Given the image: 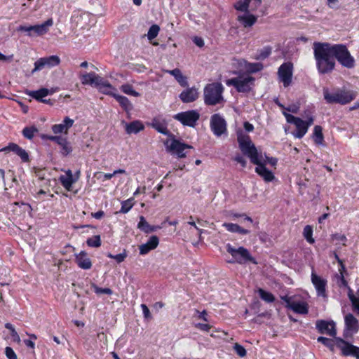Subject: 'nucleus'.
<instances>
[{"instance_id": "43", "label": "nucleus", "mask_w": 359, "mask_h": 359, "mask_svg": "<svg viewBox=\"0 0 359 359\" xmlns=\"http://www.w3.org/2000/svg\"><path fill=\"white\" fill-rule=\"evenodd\" d=\"M250 1V0H239L235 4L234 7L237 11L248 13Z\"/></svg>"}, {"instance_id": "55", "label": "nucleus", "mask_w": 359, "mask_h": 359, "mask_svg": "<svg viewBox=\"0 0 359 359\" xmlns=\"http://www.w3.org/2000/svg\"><path fill=\"white\" fill-rule=\"evenodd\" d=\"M5 354L8 359H18L17 355L14 352L13 349L9 346L5 348Z\"/></svg>"}, {"instance_id": "12", "label": "nucleus", "mask_w": 359, "mask_h": 359, "mask_svg": "<svg viewBox=\"0 0 359 359\" xmlns=\"http://www.w3.org/2000/svg\"><path fill=\"white\" fill-rule=\"evenodd\" d=\"M344 325L343 336L346 339L351 337L359 330V322L352 313H348L345 316Z\"/></svg>"}, {"instance_id": "50", "label": "nucleus", "mask_w": 359, "mask_h": 359, "mask_svg": "<svg viewBox=\"0 0 359 359\" xmlns=\"http://www.w3.org/2000/svg\"><path fill=\"white\" fill-rule=\"evenodd\" d=\"M92 287L93 288L94 292L97 294H106L110 295L113 293L112 290L110 288H102L98 287L95 284H93Z\"/></svg>"}, {"instance_id": "62", "label": "nucleus", "mask_w": 359, "mask_h": 359, "mask_svg": "<svg viewBox=\"0 0 359 359\" xmlns=\"http://www.w3.org/2000/svg\"><path fill=\"white\" fill-rule=\"evenodd\" d=\"M196 327L201 330L208 332L210 329V325L208 324L198 323L196 325Z\"/></svg>"}, {"instance_id": "53", "label": "nucleus", "mask_w": 359, "mask_h": 359, "mask_svg": "<svg viewBox=\"0 0 359 359\" xmlns=\"http://www.w3.org/2000/svg\"><path fill=\"white\" fill-rule=\"evenodd\" d=\"M234 350L236 353V354L238 355H239L240 357H244L246 355V350L245 349V348L238 344H236L234 345Z\"/></svg>"}, {"instance_id": "37", "label": "nucleus", "mask_w": 359, "mask_h": 359, "mask_svg": "<svg viewBox=\"0 0 359 359\" xmlns=\"http://www.w3.org/2000/svg\"><path fill=\"white\" fill-rule=\"evenodd\" d=\"M59 180L63 187L67 190L70 191L73 184L78 180V177H69L62 175L60 177Z\"/></svg>"}, {"instance_id": "44", "label": "nucleus", "mask_w": 359, "mask_h": 359, "mask_svg": "<svg viewBox=\"0 0 359 359\" xmlns=\"http://www.w3.org/2000/svg\"><path fill=\"white\" fill-rule=\"evenodd\" d=\"M133 198H130L128 200L123 201L121 202V208L119 210L120 213H127L128 212L133 206Z\"/></svg>"}, {"instance_id": "21", "label": "nucleus", "mask_w": 359, "mask_h": 359, "mask_svg": "<svg viewBox=\"0 0 359 359\" xmlns=\"http://www.w3.org/2000/svg\"><path fill=\"white\" fill-rule=\"evenodd\" d=\"M0 151H12L18 155L22 162L27 163L29 161V154L15 143H9L6 147L2 148Z\"/></svg>"}, {"instance_id": "27", "label": "nucleus", "mask_w": 359, "mask_h": 359, "mask_svg": "<svg viewBox=\"0 0 359 359\" xmlns=\"http://www.w3.org/2000/svg\"><path fill=\"white\" fill-rule=\"evenodd\" d=\"M75 261L79 268L85 270L90 269L92 267V262L87 253L85 251H81L75 255Z\"/></svg>"}, {"instance_id": "25", "label": "nucleus", "mask_w": 359, "mask_h": 359, "mask_svg": "<svg viewBox=\"0 0 359 359\" xmlns=\"http://www.w3.org/2000/svg\"><path fill=\"white\" fill-rule=\"evenodd\" d=\"M179 97L184 103L194 102L198 97V89L194 87L187 88L180 94Z\"/></svg>"}, {"instance_id": "13", "label": "nucleus", "mask_w": 359, "mask_h": 359, "mask_svg": "<svg viewBox=\"0 0 359 359\" xmlns=\"http://www.w3.org/2000/svg\"><path fill=\"white\" fill-rule=\"evenodd\" d=\"M293 74V65L290 62L283 63L278 68L279 79L283 82L284 87H288L292 83Z\"/></svg>"}, {"instance_id": "58", "label": "nucleus", "mask_w": 359, "mask_h": 359, "mask_svg": "<svg viewBox=\"0 0 359 359\" xmlns=\"http://www.w3.org/2000/svg\"><path fill=\"white\" fill-rule=\"evenodd\" d=\"M234 161H236L237 163H240L243 168H245L247 164L246 160L240 154H237L234 157Z\"/></svg>"}, {"instance_id": "33", "label": "nucleus", "mask_w": 359, "mask_h": 359, "mask_svg": "<svg viewBox=\"0 0 359 359\" xmlns=\"http://www.w3.org/2000/svg\"><path fill=\"white\" fill-rule=\"evenodd\" d=\"M290 309L298 314L305 315L309 313V306L304 302L294 301Z\"/></svg>"}, {"instance_id": "30", "label": "nucleus", "mask_w": 359, "mask_h": 359, "mask_svg": "<svg viewBox=\"0 0 359 359\" xmlns=\"http://www.w3.org/2000/svg\"><path fill=\"white\" fill-rule=\"evenodd\" d=\"M165 72L174 76L175 80L182 87L188 86L187 77L182 74L180 69L175 68L172 70H165Z\"/></svg>"}, {"instance_id": "7", "label": "nucleus", "mask_w": 359, "mask_h": 359, "mask_svg": "<svg viewBox=\"0 0 359 359\" xmlns=\"http://www.w3.org/2000/svg\"><path fill=\"white\" fill-rule=\"evenodd\" d=\"M53 25V20L48 18L44 22L40 25H20L17 30L18 32H24L27 33V35L33 37L36 36H43L48 33L49 27Z\"/></svg>"}, {"instance_id": "20", "label": "nucleus", "mask_w": 359, "mask_h": 359, "mask_svg": "<svg viewBox=\"0 0 359 359\" xmlns=\"http://www.w3.org/2000/svg\"><path fill=\"white\" fill-rule=\"evenodd\" d=\"M168 121L162 116L154 117L149 126L157 132L168 137H173V135L168 129Z\"/></svg>"}, {"instance_id": "40", "label": "nucleus", "mask_w": 359, "mask_h": 359, "mask_svg": "<svg viewBox=\"0 0 359 359\" xmlns=\"http://www.w3.org/2000/svg\"><path fill=\"white\" fill-rule=\"evenodd\" d=\"M86 244L88 247L99 248L101 246V238L100 235H95L88 238L86 241Z\"/></svg>"}, {"instance_id": "47", "label": "nucleus", "mask_w": 359, "mask_h": 359, "mask_svg": "<svg viewBox=\"0 0 359 359\" xmlns=\"http://www.w3.org/2000/svg\"><path fill=\"white\" fill-rule=\"evenodd\" d=\"M318 342H320L325 345V346L330 348L331 350L333 349L334 345L335 344V341H334L332 339L325 337H319L317 339Z\"/></svg>"}, {"instance_id": "28", "label": "nucleus", "mask_w": 359, "mask_h": 359, "mask_svg": "<svg viewBox=\"0 0 359 359\" xmlns=\"http://www.w3.org/2000/svg\"><path fill=\"white\" fill-rule=\"evenodd\" d=\"M74 121L68 116H66L62 123L60 124H55L52 126V130L55 134L62 133H67L68 130L72 127Z\"/></svg>"}, {"instance_id": "42", "label": "nucleus", "mask_w": 359, "mask_h": 359, "mask_svg": "<svg viewBox=\"0 0 359 359\" xmlns=\"http://www.w3.org/2000/svg\"><path fill=\"white\" fill-rule=\"evenodd\" d=\"M303 235L305 239L310 244H313L315 242L314 238H313V227L310 225H306L304 228Z\"/></svg>"}, {"instance_id": "8", "label": "nucleus", "mask_w": 359, "mask_h": 359, "mask_svg": "<svg viewBox=\"0 0 359 359\" xmlns=\"http://www.w3.org/2000/svg\"><path fill=\"white\" fill-rule=\"evenodd\" d=\"M255 79L250 76H238L226 81L228 86H233L238 93H248L254 86Z\"/></svg>"}, {"instance_id": "10", "label": "nucleus", "mask_w": 359, "mask_h": 359, "mask_svg": "<svg viewBox=\"0 0 359 359\" xmlns=\"http://www.w3.org/2000/svg\"><path fill=\"white\" fill-rule=\"evenodd\" d=\"M210 127L213 134L217 137H221L227 133L226 121L219 114H215L211 116Z\"/></svg>"}, {"instance_id": "59", "label": "nucleus", "mask_w": 359, "mask_h": 359, "mask_svg": "<svg viewBox=\"0 0 359 359\" xmlns=\"http://www.w3.org/2000/svg\"><path fill=\"white\" fill-rule=\"evenodd\" d=\"M278 160L276 158L274 157H268L266 156V160L263 163H269L272 166H276L277 164Z\"/></svg>"}, {"instance_id": "38", "label": "nucleus", "mask_w": 359, "mask_h": 359, "mask_svg": "<svg viewBox=\"0 0 359 359\" xmlns=\"http://www.w3.org/2000/svg\"><path fill=\"white\" fill-rule=\"evenodd\" d=\"M39 132L36 126L25 127L22 131V135L27 140H32Z\"/></svg>"}, {"instance_id": "1", "label": "nucleus", "mask_w": 359, "mask_h": 359, "mask_svg": "<svg viewBox=\"0 0 359 359\" xmlns=\"http://www.w3.org/2000/svg\"><path fill=\"white\" fill-rule=\"evenodd\" d=\"M313 55L316 67L320 74L331 72L335 67V60L330 50V43L327 42L313 43Z\"/></svg>"}, {"instance_id": "3", "label": "nucleus", "mask_w": 359, "mask_h": 359, "mask_svg": "<svg viewBox=\"0 0 359 359\" xmlns=\"http://www.w3.org/2000/svg\"><path fill=\"white\" fill-rule=\"evenodd\" d=\"M324 100L327 104H346L355 98V93L351 90L336 88L330 90L327 88H323Z\"/></svg>"}, {"instance_id": "31", "label": "nucleus", "mask_w": 359, "mask_h": 359, "mask_svg": "<svg viewBox=\"0 0 359 359\" xmlns=\"http://www.w3.org/2000/svg\"><path fill=\"white\" fill-rule=\"evenodd\" d=\"M238 22H240L244 27H250L257 22V18L252 15L250 14L249 12L245 13V14L242 15H238L237 18Z\"/></svg>"}, {"instance_id": "35", "label": "nucleus", "mask_w": 359, "mask_h": 359, "mask_svg": "<svg viewBox=\"0 0 359 359\" xmlns=\"http://www.w3.org/2000/svg\"><path fill=\"white\" fill-rule=\"evenodd\" d=\"M113 97L126 111L129 112L133 109V106L128 97L116 93L113 94Z\"/></svg>"}, {"instance_id": "45", "label": "nucleus", "mask_w": 359, "mask_h": 359, "mask_svg": "<svg viewBox=\"0 0 359 359\" xmlns=\"http://www.w3.org/2000/svg\"><path fill=\"white\" fill-rule=\"evenodd\" d=\"M60 146L61 147L60 153L64 156L69 155L72 151V148L67 138L64 139V142Z\"/></svg>"}, {"instance_id": "51", "label": "nucleus", "mask_w": 359, "mask_h": 359, "mask_svg": "<svg viewBox=\"0 0 359 359\" xmlns=\"http://www.w3.org/2000/svg\"><path fill=\"white\" fill-rule=\"evenodd\" d=\"M271 53V48L270 47H265L264 49H262L258 56L257 57V59L258 60H264L267 58L270 54Z\"/></svg>"}, {"instance_id": "36", "label": "nucleus", "mask_w": 359, "mask_h": 359, "mask_svg": "<svg viewBox=\"0 0 359 359\" xmlns=\"http://www.w3.org/2000/svg\"><path fill=\"white\" fill-rule=\"evenodd\" d=\"M312 138L314 142L318 145L323 144L324 136L323 134V128L320 126H315Z\"/></svg>"}, {"instance_id": "32", "label": "nucleus", "mask_w": 359, "mask_h": 359, "mask_svg": "<svg viewBox=\"0 0 359 359\" xmlns=\"http://www.w3.org/2000/svg\"><path fill=\"white\" fill-rule=\"evenodd\" d=\"M126 132L127 134H137L144 129V126L140 121H133L126 123Z\"/></svg>"}, {"instance_id": "18", "label": "nucleus", "mask_w": 359, "mask_h": 359, "mask_svg": "<svg viewBox=\"0 0 359 359\" xmlns=\"http://www.w3.org/2000/svg\"><path fill=\"white\" fill-rule=\"evenodd\" d=\"M165 145L166 146V149L168 151L177 155V156L180 158L185 157L186 153L184 152V150L191 148V146L181 142L180 140L175 139L172 140L170 145L168 144V141L167 140L165 142Z\"/></svg>"}, {"instance_id": "46", "label": "nucleus", "mask_w": 359, "mask_h": 359, "mask_svg": "<svg viewBox=\"0 0 359 359\" xmlns=\"http://www.w3.org/2000/svg\"><path fill=\"white\" fill-rule=\"evenodd\" d=\"M159 31H160V27L158 25H151L149 27L148 33H147L148 39L152 40V39H155L158 36Z\"/></svg>"}, {"instance_id": "56", "label": "nucleus", "mask_w": 359, "mask_h": 359, "mask_svg": "<svg viewBox=\"0 0 359 359\" xmlns=\"http://www.w3.org/2000/svg\"><path fill=\"white\" fill-rule=\"evenodd\" d=\"M65 138V137H63L62 136H52V135L46 136L47 140L55 142L58 145L61 144V143H62V142H64Z\"/></svg>"}, {"instance_id": "34", "label": "nucleus", "mask_w": 359, "mask_h": 359, "mask_svg": "<svg viewBox=\"0 0 359 359\" xmlns=\"http://www.w3.org/2000/svg\"><path fill=\"white\" fill-rule=\"evenodd\" d=\"M222 226L229 232L238 233L241 235H247L250 233V231L242 228L237 224L233 223H224Z\"/></svg>"}, {"instance_id": "2", "label": "nucleus", "mask_w": 359, "mask_h": 359, "mask_svg": "<svg viewBox=\"0 0 359 359\" xmlns=\"http://www.w3.org/2000/svg\"><path fill=\"white\" fill-rule=\"evenodd\" d=\"M236 135L239 149L243 154L248 156L252 163H259L258 161L261 159L262 155L258 153L250 137L241 129L237 130Z\"/></svg>"}, {"instance_id": "54", "label": "nucleus", "mask_w": 359, "mask_h": 359, "mask_svg": "<svg viewBox=\"0 0 359 359\" xmlns=\"http://www.w3.org/2000/svg\"><path fill=\"white\" fill-rule=\"evenodd\" d=\"M100 92L104 94L110 95L113 97V94H116L115 93H112V90H114V87L110 84V87H102L100 85H98L97 87Z\"/></svg>"}, {"instance_id": "49", "label": "nucleus", "mask_w": 359, "mask_h": 359, "mask_svg": "<svg viewBox=\"0 0 359 359\" xmlns=\"http://www.w3.org/2000/svg\"><path fill=\"white\" fill-rule=\"evenodd\" d=\"M107 257L111 258V259H115L117 262V263H121L126 258L127 253H126V250H124L122 253H119V254H117L116 255H112L111 253H108L107 254Z\"/></svg>"}, {"instance_id": "23", "label": "nucleus", "mask_w": 359, "mask_h": 359, "mask_svg": "<svg viewBox=\"0 0 359 359\" xmlns=\"http://www.w3.org/2000/svg\"><path fill=\"white\" fill-rule=\"evenodd\" d=\"M25 93L40 102L53 104L50 100L43 99L48 94L51 93L47 88H41L37 90H26Z\"/></svg>"}, {"instance_id": "60", "label": "nucleus", "mask_w": 359, "mask_h": 359, "mask_svg": "<svg viewBox=\"0 0 359 359\" xmlns=\"http://www.w3.org/2000/svg\"><path fill=\"white\" fill-rule=\"evenodd\" d=\"M338 277H339V281H338L339 285L340 287H341V286L347 287L348 286V283H347L346 280L344 278V274H342L341 273V275H339Z\"/></svg>"}, {"instance_id": "16", "label": "nucleus", "mask_w": 359, "mask_h": 359, "mask_svg": "<svg viewBox=\"0 0 359 359\" xmlns=\"http://www.w3.org/2000/svg\"><path fill=\"white\" fill-rule=\"evenodd\" d=\"M81 83L83 85H94L95 87L100 85L102 88L110 87V83L107 81L104 80L95 72L82 74L81 76Z\"/></svg>"}, {"instance_id": "6", "label": "nucleus", "mask_w": 359, "mask_h": 359, "mask_svg": "<svg viewBox=\"0 0 359 359\" xmlns=\"http://www.w3.org/2000/svg\"><path fill=\"white\" fill-rule=\"evenodd\" d=\"M203 91L204 102L206 105L214 106L223 100L224 87L220 83L207 84Z\"/></svg>"}, {"instance_id": "57", "label": "nucleus", "mask_w": 359, "mask_h": 359, "mask_svg": "<svg viewBox=\"0 0 359 359\" xmlns=\"http://www.w3.org/2000/svg\"><path fill=\"white\" fill-rule=\"evenodd\" d=\"M141 308H142L143 316H144V318L151 319V315L150 311H149V308L147 307V306L144 304H142Z\"/></svg>"}, {"instance_id": "64", "label": "nucleus", "mask_w": 359, "mask_h": 359, "mask_svg": "<svg viewBox=\"0 0 359 359\" xmlns=\"http://www.w3.org/2000/svg\"><path fill=\"white\" fill-rule=\"evenodd\" d=\"M351 302L353 306V308L355 311H357V313L359 314V296L357 299L355 301L353 300L352 298H351Z\"/></svg>"}, {"instance_id": "61", "label": "nucleus", "mask_w": 359, "mask_h": 359, "mask_svg": "<svg viewBox=\"0 0 359 359\" xmlns=\"http://www.w3.org/2000/svg\"><path fill=\"white\" fill-rule=\"evenodd\" d=\"M327 6L332 9L338 8V0H326Z\"/></svg>"}, {"instance_id": "48", "label": "nucleus", "mask_w": 359, "mask_h": 359, "mask_svg": "<svg viewBox=\"0 0 359 359\" xmlns=\"http://www.w3.org/2000/svg\"><path fill=\"white\" fill-rule=\"evenodd\" d=\"M264 66L262 63L256 62V63H249L247 66L248 70L251 73H255L261 71L263 69Z\"/></svg>"}, {"instance_id": "29", "label": "nucleus", "mask_w": 359, "mask_h": 359, "mask_svg": "<svg viewBox=\"0 0 359 359\" xmlns=\"http://www.w3.org/2000/svg\"><path fill=\"white\" fill-rule=\"evenodd\" d=\"M137 228L145 233H149L161 229L159 226L150 225L145 219L144 217L140 216V221L137 224Z\"/></svg>"}, {"instance_id": "9", "label": "nucleus", "mask_w": 359, "mask_h": 359, "mask_svg": "<svg viewBox=\"0 0 359 359\" xmlns=\"http://www.w3.org/2000/svg\"><path fill=\"white\" fill-rule=\"evenodd\" d=\"M173 118L183 126L194 128L200 118V114L196 110H188L175 114Z\"/></svg>"}, {"instance_id": "17", "label": "nucleus", "mask_w": 359, "mask_h": 359, "mask_svg": "<svg viewBox=\"0 0 359 359\" xmlns=\"http://www.w3.org/2000/svg\"><path fill=\"white\" fill-rule=\"evenodd\" d=\"M335 344L341 350L344 356H354L356 358L359 347L354 346L342 338L335 337Z\"/></svg>"}, {"instance_id": "24", "label": "nucleus", "mask_w": 359, "mask_h": 359, "mask_svg": "<svg viewBox=\"0 0 359 359\" xmlns=\"http://www.w3.org/2000/svg\"><path fill=\"white\" fill-rule=\"evenodd\" d=\"M259 163H254L257 166L255 168V172L262 177L266 182H269L274 180L275 176L273 173L266 168L265 163H263L259 159Z\"/></svg>"}, {"instance_id": "19", "label": "nucleus", "mask_w": 359, "mask_h": 359, "mask_svg": "<svg viewBox=\"0 0 359 359\" xmlns=\"http://www.w3.org/2000/svg\"><path fill=\"white\" fill-rule=\"evenodd\" d=\"M316 327L320 334H327L330 337H336V325L332 320H318L316 323Z\"/></svg>"}, {"instance_id": "4", "label": "nucleus", "mask_w": 359, "mask_h": 359, "mask_svg": "<svg viewBox=\"0 0 359 359\" xmlns=\"http://www.w3.org/2000/svg\"><path fill=\"white\" fill-rule=\"evenodd\" d=\"M226 250L231 256V259L228 260V263H236L241 265H245L249 262L254 264H257L256 259L251 255L249 250L243 246L235 248L231 244L227 243L226 245Z\"/></svg>"}, {"instance_id": "63", "label": "nucleus", "mask_w": 359, "mask_h": 359, "mask_svg": "<svg viewBox=\"0 0 359 359\" xmlns=\"http://www.w3.org/2000/svg\"><path fill=\"white\" fill-rule=\"evenodd\" d=\"M193 41L198 47H203L204 46V41L201 37L195 36Z\"/></svg>"}, {"instance_id": "26", "label": "nucleus", "mask_w": 359, "mask_h": 359, "mask_svg": "<svg viewBox=\"0 0 359 359\" xmlns=\"http://www.w3.org/2000/svg\"><path fill=\"white\" fill-rule=\"evenodd\" d=\"M159 243V239L156 236H151L146 243H144L139 247L140 254L144 255L149 253L151 250L157 248Z\"/></svg>"}, {"instance_id": "22", "label": "nucleus", "mask_w": 359, "mask_h": 359, "mask_svg": "<svg viewBox=\"0 0 359 359\" xmlns=\"http://www.w3.org/2000/svg\"><path fill=\"white\" fill-rule=\"evenodd\" d=\"M311 282L314 285L317 295L320 297H326L327 280L316 274L313 271L311 273Z\"/></svg>"}, {"instance_id": "39", "label": "nucleus", "mask_w": 359, "mask_h": 359, "mask_svg": "<svg viewBox=\"0 0 359 359\" xmlns=\"http://www.w3.org/2000/svg\"><path fill=\"white\" fill-rule=\"evenodd\" d=\"M258 293H259L260 298L263 301H264L267 303H272L275 301L274 295L268 291H266L262 288H259L258 290Z\"/></svg>"}, {"instance_id": "5", "label": "nucleus", "mask_w": 359, "mask_h": 359, "mask_svg": "<svg viewBox=\"0 0 359 359\" xmlns=\"http://www.w3.org/2000/svg\"><path fill=\"white\" fill-rule=\"evenodd\" d=\"M330 50L334 60H337L342 67L348 69L354 67L355 59L351 55L346 45L330 43Z\"/></svg>"}, {"instance_id": "41", "label": "nucleus", "mask_w": 359, "mask_h": 359, "mask_svg": "<svg viewBox=\"0 0 359 359\" xmlns=\"http://www.w3.org/2000/svg\"><path fill=\"white\" fill-rule=\"evenodd\" d=\"M121 90L123 93L129 95H132L134 97L140 96V94L133 89V86L128 83L122 85L121 86Z\"/></svg>"}, {"instance_id": "11", "label": "nucleus", "mask_w": 359, "mask_h": 359, "mask_svg": "<svg viewBox=\"0 0 359 359\" xmlns=\"http://www.w3.org/2000/svg\"><path fill=\"white\" fill-rule=\"evenodd\" d=\"M283 114L285 117L287 123L294 124L296 126V131L292 133L293 136L296 138L302 139L308 131V128L304 121L286 111H283Z\"/></svg>"}, {"instance_id": "14", "label": "nucleus", "mask_w": 359, "mask_h": 359, "mask_svg": "<svg viewBox=\"0 0 359 359\" xmlns=\"http://www.w3.org/2000/svg\"><path fill=\"white\" fill-rule=\"evenodd\" d=\"M60 62V59L57 55L41 57L34 62V68L32 69V74L40 71L46 67L52 68L57 66Z\"/></svg>"}, {"instance_id": "15", "label": "nucleus", "mask_w": 359, "mask_h": 359, "mask_svg": "<svg viewBox=\"0 0 359 359\" xmlns=\"http://www.w3.org/2000/svg\"><path fill=\"white\" fill-rule=\"evenodd\" d=\"M81 83L83 85H94L95 87L100 85L102 88L110 87V83L107 81L104 80L95 72L82 74L81 76Z\"/></svg>"}, {"instance_id": "52", "label": "nucleus", "mask_w": 359, "mask_h": 359, "mask_svg": "<svg viewBox=\"0 0 359 359\" xmlns=\"http://www.w3.org/2000/svg\"><path fill=\"white\" fill-rule=\"evenodd\" d=\"M294 296H287V295H283L280 296V299L285 303V307L290 309V306L292 304L293 302L294 301Z\"/></svg>"}]
</instances>
